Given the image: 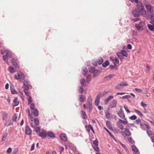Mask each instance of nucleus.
<instances>
[{"instance_id": "obj_47", "label": "nucleus", "mask_w": 154, "mask_h": 154, "mask_svg": "<svg viewBox=\"0 0 154 154\" xmlns=\"http://www.w3.org/2000/svg\"><path fill=\"white\" fill-rule=\"evenodd\" d=\"M109 64V62L108 61H106L103 64V66L104 67H106Z\"/></svg>"}, {"instance_id": "obj_13", "label": "nucleus", "mask_w": 154, "mask_h": 154, "mask_svg": "<svg viewBox=\"0 0 154 154\" xmlns=\"http://www.w3.org/2000/svg\"><path fill=\"white\" fill-rule=\"evenodd\" d=\"M131 147L133 154H140L138 149L135 145H132Z\"/></svg>"}, {"instance_id": "obj_49", "label": "nucleus", "mask_w": 154, "mask_h": 154, "mask_svg": "<svg viewBox=\"0 0 154 154\" xmlns=\"http://www.w3.org/2000/svg\"><path fill=\"white\" fill-rule=\"evenodd\" d=\"M134 111L139 116H143V115L140 111L137 110V109H135Z\"/></svg>"}, {"instance_id": "obj_50", "label": "nucleus", "mask_w": 154, "mask_h": 154, "mask_svg": "<svg viewBox=\"0 0 154 154\" xmlns=\"http://www.w3.org/2000/svg\"><path fill=\"white\" fill-rule=\"evenodd\" d=\"M147 134L149 136V137H151L152 136V135H153V134H152V132L149 129H147V131H146Z\"/></svg>"}, {"instance_id": "obj_1", "label": "nucleus", "mask_w": 154, "mask_h": 154, "mask_svg": "<svg viewBox=\"0 0 154 154\" xmlns=\"http://www.w3.org/2000/svg\"><path fill=\"white\" fill-rule=\"evenodd\" d=\"M116 55L121 60L124 58V57H127L128 56V54L126 51L124 50H122L120 52H117Z\"/></svg>"}, {"instance_id": "obj_5", "label": "nucleus", "mask_w": 154, "mask_h": 154, "mask_svg": "<svg viewBox=\"0 0 154 154\" xmlns=\"http://www.w3.org/2000/svg\"><path fill=\"white\" fill-rule=\"evenodd\" d=\"M125 131H121V132L122 134V136L124 137H129L131 135V134L127 128H125L124 129Z\"/></svg>"}, {"instance_id": "obj_10", "label": "nucleus", "mask_w": 154, "mask_h": 154, "mask_svg": "<svg viewBox=\"0 0 154 154\" xmlns=\"http://www.w3.org/2000/svg\"><path fill=\"white\" fill-rule=\"evenodd\" d=\"M117 101L116 100H112L109 104V107L111 108L115 107L117 105Z\"/></svg>"}, {"instance_id": "obj_42", "label": "nucleus", "mask_w": 154, "mask_h": 154, "mask_svg": "<svg viewBox=\"0 0 154 154\" xmlns=\"http://www.w3.org/2000/svg\"><path fill=\"white\" fill-rule=\"evenodd\" d=\"M11 93L13 94H17V92L13 88H12L11 87Z\"/></svg>"}, {"instance_id": "obj_18", "label": "nucleus", "mask_w": 154, "mask_h": 154, "mask_svg": "<svg viewBox=\"0 0 154 154\" xmlns=\"http://www.w3.org/2000/svg\"><path fill=\"white\" fill-rule=\"evenodd\" d=\"M60 137L61 140L66 142L67 140V137L66 134H61L60 135Z\"/></svg>"}, {"instance_id": "obj_52", "label": "nucleus", "mask_w": 154, "mask_h": 154, "mask_svg": "<svg viewBox=\"0 0 154 154\" xmlns=\"http://www.w3.org/2000/svg\"><path fill=\"white\" fill-rule=\"evenodd\" d=\"M28 90H26L25 89L24 90V91L25 92V93L26 95L28 97H29V96H30V95L29 94V93L28 91Z\"/></svg>"}, {"instance_id": "obj_33", "label": "nucleus", "mask_w": 154, "mask_h": 154, "mask_svg": "<svg viewBox=\"0 0 154 154\" xmlns=\"http://www.w3.org/2000/svg\"><path fill=\"white\" fill-rule=\"evenodd\" d=\"M5 53L7 52L8 53V56L10 58H12L13 57V55L12 53L10 51H9L6 50H5Z\"/></svg>"}, {"instance_id": "obj_45", "label": "nucleus", "mask_w": 154, "mask_h": 154, "mask_svg": "<svg viewBox=\"0 0 154 154\" xmlns=\"http://www.w3.org/2000/svg\"><path fill=\"white\" fill-rule=\"evenodd\" d=\"M17 118V115L16 114H15L13 115L12 117V120L13 121H16Z\"/></svg>"}, {"instance_id": "obj_25", "label": "nucleus", "mask_w": 154, "mask_h": 154, "mask_svg": "<svg viewBox=\"0 0 154 154\" xmlns=\"http://www.w3.org/2000/svg\"><path fill=\"white\" fill-rule=\"evenodd\" d=\"M109 128L112 130L113 132L116 133H118L119 131V130H118L116 128L112 126H110V127Z\"/></svg>"}, {"instance_id": "obj_29", "label": "nucleus", "mask_w": 154, "mask_h": 154, "mask_svg": "<svg viewBox=\"0 0 154 154\" xmlns=\"http://www.w3.org/2000/svg\"><path fill=\"white\" fill-rule=\"evenodd\" d=\"M86 129L88 132H89L90 131V130H91L92 131L94 132V131L93 130V128L92 126L90 125H89L88 126H86Z\"/></svg>"}, {"instance_id": "obj_2", "label": "nucleus", "mask_w": 154, "mask_h": 154, "mask_svg": "<svg viewBox=\"0 0 154 154\" xmlns=\"http://www.w3.org/2000/svg\"><path fill=\"white\" fill-rule=\"evenodd\" d=\"M89 71L90 73H93V76L94 77L98 76L101 72L99 70L96 69L94 67H91Z\"/></svg>"}, {"instance_id": "obj_53", "label": "nucleus", "mask_w": 154, "mask_h": 154, "mask_svg": "<svg viewBox=\"0 0 154 154\" xmlns=\"http://www.w3.org/2000/svg\"><path fill=\"white\" fill-rule=\"evenodd\" d=\"M101 97H103V96H102V94L100 93H99L96 96V99H97L98 100H100V99Z\"/></svg>"}, {"instance_id": "obj_35", "label": "nucleus", "mask_w": 154, "mask_h": 154, "mask_svg": "<svg viewBox=\"0 0 154 154\" xmlns=\"http://www.w3.org/2000/svg\"><path fill=\"white\" fill-rule=\"evenodd\" d=\"M81 114L82 118L84 119H86L87 118V116L85 112L83 110H82Z\"/></svg>"}, {"instance_id": "obj_40", "label": "nucleus", "mask_w": 154, "mask_h": 154, "mask_svg": "<svg viewBox=\"0 0 154 154\" xmlns=\"http://www.w3.org/2000/svg\"><path fill=\"white\" fill-rule=\"evenodd\" d=\"M35 131L37 134H39L40 132V128L39 127H37L35 128Z\"/></svg>"}, {"instance_id": "obj_63", "label": "nucleus", "mask_w": 154, "mask_h": 154, "mask_svg": "<svg viewBox=\"0 0 154 154\" xmlns=\"http://www.w3.org/2000/svg\"><path fill=\"white\" fill-rule=\"evenodd\" d=\"M12 152V148H11V147H9V148L7 151V153H10Z\"/></svg>"}, {"instance_id": "obj_59", "label": "nucleus", "mask_w": 154, "mask_h": 154, "mask_svg": "<svg viewBox=\"0 0 154 154\" xmlns=\"http://www.w3.org/2000/svg\"><path fill=\"white\" fill-rule=\"evenodd\" d=\"M137 116L135 115H133L129 117L130 119L132 120H134L136 119Z\"/></svg>"}, {"instance_id": "obj_16", "label": "nucleus", "mask_w": 154, "mask_h": 154, "mask_svg": "<svg viewBox=\"0 0 154 154\" xmlns=\"http://www.w3.org/2000/svg\"><path fill=\"white\" fill-rule=\"evenodd\" d=\"M140 128L143 130H145V128L148 129H150L149 126L147 124H145L143 122H141L140 123Z\"/></svg>"}, {"instance_id": "obj_22", "label": "nucleus", "mask_w": 154, "mask_h": 154, "mask_svg": "<svg viewBox=\"0 0 154 154\" xmlns=\"http://www.w3.org/2000/svg\"><path fill=\"white\" fill-rule=\"evenodd\" d=\"M122 123V122L119 120V121L117 122L116 124L119 128L121 130H123L124 128L123 125Z\"/></svg>"}, {"instance_id": "obj_20", "label": "nucleus", "mask_w": 154, "mask_h": 154, "mask_svg": "<svg viewBox=\"0 0 154 154\" xmlns=\"http://www.w3.org/2000/svg\"><path fill=\"white\" fill-rule=\"evenodd\" d=\"M105 116L106 118L108 119H110L112 118V114L110 113L108 111L105 112Z\"/></svg>"}, {"instance_id": "obj_32", "label": "nucleus", "mask_w": 154, "mask_h": 154, "mask_svg": "<svg viewBox=\"0 0 154 154\" xmlns=\"http://www.w3.org/2000/svg\"><path fill=\"white\" fill-rule=\"evenodd\" d=\"M88 112L89 113H91V110L93 109V106L92 104H88V107H87Z\"/></svg>"}, {"instance_id": "obj_61", "label": "nucleus", "mask_w": 154, "mask_h": 154, "mask_svg": "<svg viewBox=\"0 0 154 154\" xmlns=\"http://www.w3.org/2000/svg\"><path fill=\"white\" fill-rule=\"evenodd\" d=\"M141 119H140L138 118L135 121V122L136 124H138L140 123H141Z\"/></svg>"}, {"instance_id": "obj_9", "label": "nucleus", "mask_w": 154, "mask_h": 154, "mask_svg": "<svg viewBox=\"0 0 154 154\" xmlns=\"http://www.w3.org/2000/svg\"><path fill=\"white\" fill-rule=\"evenodd\" d=\"M132 14L135 17H138L140 15H142L143 14L142 12H140L136 9L132 11Z\"/></svg>"}, {"instance_id": "obj_17", "label": "nucleus", "mask_w": 154, "mask_h": 154, "mask_svg": "<svg viewBox=\"0 0 154 154\" xmlns=\"http://www.w3.org/2000/svg\"><path fill=\"white\" fill-rule=\"evenodd\" d=\"M23 88L26 90H29V82L28 80H25L23 83Z\"/></svg>"}, {"instance_id": "obj_19", "label": "nucleus", "mask_w": 154, "mask_h": 154, "mask_svg": "<svg viewBox=\"0 0 154 154\" xmlns=\"http://www.w3.org/2000/svg\"><path fill=\"white\" fill-rule=\"evenodd\" d=\"M79 100L80 102H83L86 100V97L83 95H80L79 96Z\"/></svg>"}, {"instance_id": "obj_14", "label": "nucleus", "mask_w": 154, "mask_h": 154, "mask_svg": "<svg viewBox=\"0 0 154 154\" xmlns=\"http://www.w3.org/2000/svg\"><path fill=\"white\" fill-rule=\"evenodd\" d=\"M117 114L119 116L121 119H125V115L122 108H120V111L117 113Z\"/></svg>"}, {"instance_id": "obj_56", "label": "nucleus", "mask_w": 154, "mask_h": 154, "mask_svg": "<svg viewBox=\"0 0 154 154\" xmlns=\"http://www.w3.org/2000/svg\"><path fill=\"white\" fill-rule=\"evenodd\" d=\"M120 84H121V86L122 87H123L124 86H127L128 85V84L126 82L123 83V82H122L119 83Z\"/></svg>"}, {"instance_id": "obj_31", "label": "nucleus", "mask_w": 154, "mask_h": 154, "mask_svg": "<svg viewBox=\"0 0 154 154\" xmlns=\"http://www.w3.org/2000/svg\"><path fill=\"white\" fill-rule=\"evenodd\" d=\"M8 69L11 73H14L16 72L15 69L12 66H9L8 68Z\"/></svg>"}, {"instance_id": "obj_48", "label": "nucleus", "mask_w": 154, "mask_h": 154, "mask_svg": "<svg viewBox=\"0 0 154 154\" xmlns=\"http://www.w3.org/2000/svg\"><path fill=\"white\" fill-rule=\"evenodd\" d=\"M35 106L34 103H31L30 104V108L31 110H34L35 109Z\"/></svg>"}, {"instance_id": "obj_37", "label": "nucleus", "mask_w": 154, "mask_h": 154, "mask_svg": "<svg viewBox=\"0 0 154 154\" xmlns=\"http://www.w3.org/2000/svg\"><path fill=\"white\" fill-rule=\"evenodd\" d=\"M147 26L150 30L154 32V25H152L149 24L147 25Z\"/></svg>"}, {"instance_id": "obj_11", "label": "nucleus", "mask_w": 154, "mask_h": 154, "mask_svg": "<svg viewBox=\"0 0 154 154\" xmlns=\"http://www.w3.org/2000/svg\"><path fill=\"white\" fill-rule=\"evenodd\" d=\"M39 123V121L38 118H35V119L34 120V123L33 124V122H31V126L32 127L34 128L38 125Z\"/></svg>"}, {"instance_id": "obj_60", "label": "nucleus", "mask_w": 154, "mask_h": 154, "mask_svg": "<svg viewBox=\"0 0 154 154\" xmlns=\"http://www.w3.org/2000/svg\"><path fill=\"white\" fill-rule=\"evenodd\" d=\"M93 147L96 151H99V149L97 146H93Z\"/></svg>"}, {"instance_id": "obj_46", "label": "nucleus", "mask_w": 154, "mask_h": 154, "mask_svg": "<svg viewBox=\"0 0 154 154\" xmlns=\"http://www.w3.org/2000/svg\"><path fill=\"white\" fill-rule=\"evenodd\" d=\"M100 100H98L97 99H95L94 100V103L95 104V105L96 106H97L99 105L100 103Z\"/></svg>"}, {"instance_id": "obj_64", "label": "nucleus", "mask_w": 154, "mask_h": 154, "mask_svg": "<svg viewBox=\"0 0 154 154\" xmlns=\"http://www.w3.org/2000/svg\"><path fill=\"white\" fill-rule=\"evenodd\" d=\"M93 143L95 145V146H98V141L97 139L93 141Z\"/></svg>"}, {"instance_id": "obj_12", "label": "nucleus", "mask_w": 154, "mask_h": 154, "mask_svg": "<svg viewBox=\"0 0 154 154\" xmlns=\"http://www.w3.org/2000/svg\"><path fill=\"white\" fill-rule=\"evenodd\" d=\"M25 133L26 135H31L32 133V131L29 127L26 125L25 128Z\"/></svg>"}, {"instance_id": "obj_6", "label": "nucleus", "mask_w": 154, "mask_h": 154, "mask_svg": "<svg viewBox=\"0 0 154 154\" xmlns=\"http://www.w3.org/2000/svg\"><path fill=\"white\" fill-rule=\"evenodd\" d=\"M144 25V22L141 21L139 24H135V26L137 30H142L143 29V27Z\"/></svg>"}, {"instance_id": "obj_36", "label": "nucleus", "mask_w": 154, "mask_h": 154, "mask_svg": "<svg viewBox=\"0 0 154 154\" xmlns=\"http://www.w3.org/2000/svg\"><path fill=\"white\" fill-rule=\"evenodd\" d=\"M87 101L88 104H92V99L91 96L88 97Z\"/></svg>"}, {"instance_id": "obj_62", "label": "nucleus", "mask_w": 154, "mask_h": 154, "mask_svg": "<svg viewBox=\"0 0 154 154\" xmlns=\"http://www.w3.org/2000/svg\"><path fill=\"white\" fill-rule=\"evenodd\" d=\"M59 149L60 150V152L61 153L64 150V148L63 147L59 146Z\"/></svg>"}, {"instance_id": "obj_54", "label": "nucleus", "mask_w": 154, "mask_h": 154, "mask_svg": "<svg viewBox=\"0 0 154 154\" xmlns=\"http://www.w3.org/2000/svg\"><path fill=\"white\" fill-rule=\"evenodd\" d=\"M120 143L121 144V145L122 146V147L125 149V150L127 151L128 152L129 151L126 147V146L124 144H122V143L120 142Z\"/></svg>"}, {"instance_id": "obj_28", "label": "nucleus", "mask_w": 154, "mask_h": 154, "mask_svg": "<svg viewBox=\"0 0 154 154\" xmlns=\"http://www.w3.org/2000/svg\"><path fill=\"white\" fill-rule=\"evenodd\" d=\"M17 98L16 97H15L13 101V102L14 103V104L13 105V106H18L19 104V102L17 101Z\"/></svg>"}, {"instance_id": "obj_8", "label": "nucleus", "mask_w": 154, "mask_h": 154, "mask_svg": "<svg viewBox=\"0 0 154 154\" xmlns=\"http://www.w3.org/2000/svg\"><path fill=\"white\" fill-rule=\"evenodd\" d=\"M11 63L16 68H18L19 67V62L18 60L14 58H13L11 60Z\"/></svg>"}, {"instance_id": "obj_21", "label": "nucleus", "mask_w": 154, "mask_h": 154, "mask_svg": "<svg viewBox=\"0 0 154 154\" xmlns=\"http://www.w3.org/2000/svg\"><path fill=\"white\" fill-rule=\"evenodd\" d=\"M2 117L3 120H5L8 117V114L5 111L2 112Z\"/></svg>"}, {"instance_id": "obj_24", "label": "nucleus", "mask_w": 154, "mask_h": 154, "mask_svg": "<svg viewBox=\"0 0 154 154\" xmlns=\"http://www.w3.org/2000/svg\"><path fill=\"white\" fill-rule=\"evenodd\" d=\"M47 135L48 137L51 138H55V136L54 133L51 131L48 132L47 133Z\"/></svg>"}, {"instance_id": "obj_58", "label": "nucleus", "mask_w": 154, "mask_h": 154, "mask_svg": "<svg viewBox=\"0 0 154 154\" xmlns=\"http://www.w3.org/2000/svg\"><path fill=\"white\" fill-rule=\"evenodd\" d=\"M150 17L151 20L153 22H154V14H152L150 15Z\"/></svg>"}, {"instance_id": "obj_34", "label": "nucleus", "mask_w": 154, "mask_h": 154, "mask_svg": "<svg viewBox=\"0 0 154 154\" xmlns=\"http://www.w3.org/2000/svg\"><path fill=\"white\" fill-rule=\"evenodd\" d=\"M84 87L82 86H79V93L80 94H82L84 91Z\"/></svg>"}, {"instance_id": "obj_44", "label": "nucleus", "mask_w": 154, "mask_h": 154, "mask_svg": "<svg viewBox=\"0 0 154 154\" xmlns=\"http://www.w3.org/2000/svg\"><path fill=\"white\" fill-rule=\"evenodd\" d=\"M113 62L114 65H116L119 63V60L116 58H115V59L113 60Z\"/></svg>"}, {"instance_id": "obj_51", "label": "nucleus", "mask_w": 154, "mask_h": 154, "mask_svg": "<svg viewBox=\"0 0 154 154\" xmlns=\"http://www.w3.org/2000/svg\"><path fill=\"white\" fill-rule=\"evenodd\" d=\"M128 140L129 143H131L133 144L134 143V141L131 137L128 138Z\"/></svg>"}, {"instance_id": "obj_15", "label": "nucleus", "mask_w": 154, "mask_h": 154, "mask_svg": "<svg viewBox=\"0 0 154 154\" xmlns=\"http://www.w3.org/2000/svg\"><path fill=\"white\" fill-rule=\"evenodd\" d=\"M47 134L46 131L44 130H42L39 133L38 136L39 137H41L42 138L44 139L46 137Z\"/></svg>"}, {"instance_id": "obj_30", "label": "nucleus", "mask_w": 154, "mask_h": 154, "mask_svg": "<svg viewBox=\"0 0 154 154\" xmlns=\"http://www.w3.org/2000/svg\"><path fill=\"white\" fill-rule=\"evenodd\" d=\"M114 76V75L111 74L104 77L103 79L104 81L109 80Z\"/></svg>"}, {"instance_id": "obj_26", "label": "nucleus", "mask_w": 154, "mask_h": 154, "mask_svg": "<svg viewBox=\"0 0 154 154\" xmlns=\"http://www.w3.org/2000/svg\"><path fill=\"white\" fill-rule=\"evenodd\" d=\"M8 54V53L7 52H6V54L3 55L2 56L3 60H4V61L6 63H8V57L7 55Z\"/></svg>"}, {"instance_id": "obj_4", "label": "nucleus", "mask_w": 154, "mask_h": 154, "mask_svg": "<svg viewBox=\"0 0 154 154\" xmlns=\"http://www.w3.org/2000/svg\"><path fill=\"white\" fill-rule=\"evenodd\" d=\"M15 78L17 80L21 79L23 80L25 78V75L23 73L21 72L16 74L15 75Z\"/></svg>"}, {"instance_id": "obj_55", "label": "nucleus", "mask_w": 154, "mask_h": 154, "mask_svg": "<svg viewBox=\"0 0 154 154\" xmlns=\"http://www.w3.org/2000/svg\"><path fill=\"white\" fill-rule=\"evenodd\" d=\"M7 134H3L2 139V141H4L5 140L7 137Z\"/></svg>"}, {"instance_id": "obj_38", "label": "nucleus", "mask_w": 154, "mask_h": 154, "mask_svg": "<svg viewBox=\"0 0 154 154\" xmlns=\"http://www.w3.org/2000/svg\"><path fill=\"white\" fill-rule=\"evenodd\" d=\"M123 119L124 120H122L121 119H119V120L120 122H122V123L124 125H126L128 123V122L127 121V120L125 118V119Z\"/></svg>"}, {"instance_id": "obj_23", "label": "nucleus", "mask_w": 154, "mask_h": 154, "mask_svg": "<svg viewBox=\"0 0 154 154\" xmlns=\"http://www.w3.org/2000/svg\"><path fill=\"white\" fill-rule=\"evenodd\" d=\"M80 82L81 84L84 87H85L86 85V80L84 79H82L80 80Z\"/></svg>"}, {"instance_id": "obj_27", "label": "nucleus", "mask_w": 154, "mask_h": 154, "mask_svg": "<svg viewBox=\"0 0 154 154\" xmlns=\"http://www.w3.org/2000/svg\"><path fill=\"white\" fill-rule=\"evenodd\" d=\"M31 113L35 116H37L39 115V112L38 109H36L33 110V111L31 112Z\"/></svg>"}, {"instance_id": "obj_7", "label": "nucleus", "mask_w": 154, "mask_h": 154, "mask_svg": "<svg viewBox=\"0 0 154 154\" xmlns=\"http://www.w3.org/2000/svg\"><path fill=\"white\" fill-rule=\"evenodd\" d=\"M137 7L138 10L140 12H144L145 11L144 6L141 2H138V3H137Z\"/></svg>"}, {"instance_id": "obj_57", "label": "nucleus", "mask_w": 154, "mask_h": 154, "mask_svg": "<svg viewBox=\"0 0 154 154\" xmlns=\"http://www.w3.org/2000/svg\"><path fill=\"white\" fill-rule=\"evenodd\" d=\"M131 97L129 95H126L125 96H124L121 97L123 99H128Z\"/></svg>"}, {"instance_id": "obj_43", "label": "nucleus", "mask_w": 154, "mask_h": 154, "mask_svg": "<svg viewBox=\"0 0 154 154\" xmlns=\"http://www.w3.org/2000/svg\"><path fill=\"white\" fill-rule=\"evenodd\" d=\"M91 79V77L90 75H88L86 77V82L88 83H89Z\"/></svg>"}, {"instance_id": "obj_41", "label": "nucleus", "mask_w": 154, "mask_h": 154, "mask_svg": "<svg viewBox=\"0 0 154 154\" xmlns=\"http://www.w3.org/2000/svg\"><path fill=\"white\" fill-rule=\"evenodd\" d=\"M145 7L149 11H150L152 9V7L149 4L146 5Z\"/></svg>"}, {"instance_id": "obj_3", "label": "nucleus", "mask_w": 154, "mask_h": 154, "mask_svg": "<svg viewBox=\"0 0 154 154\" xmlns=\"http://www.w3.org/2000/svg\"><path fill=\"white\" fill-rule=\"evenodd\" d=\"M103 61V58L100 57L97 60H93L92 61V63L93 65L96 66L97 64L99 65L101 64Z\"/></svg>"}, {"instance_id": "obj_39", "label": "nucleus", "mask_w": 154, "mask_h": 154, "mask_svg": "<svg viewBox=\"0 0 154 154\" xmlns=\"http://www.w3.org/2000/svg\"><path fill=\"white\" fill-rule=\"evenodd\" d=\"M82 73L83 75H85L87 74L88 72V69L86 67L83 68L82 69Z\"/></svg>"}]
</instances>
